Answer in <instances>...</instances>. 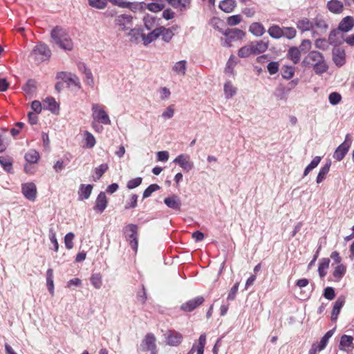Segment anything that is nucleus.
Wrapping results in <instances>:
<instances>
[{
    "instance_id": "nucleus-44",
    "label": "nucleus",
    "mask_w": 354,
    "mask_h": 354,
    "mask_svg": "<svg viewBox=\"0 0 354 354\" xmlns=\"http://www.w3.org/2000/svg\"><path fill=\"white\" fill-rule=\"evenodd\" d=\"M295 74V68L290 66H284L281 68V75L284 79L289 80Z\"/></svg>"
},
{
    "instance_id": "nucleus-46",
    "label": "nucleus",
    "mask_w": 354,
    "mask_h": 354,
    "mask_svg": "<svg viewBox=\"0 0 354 354\" xmlns=\"http://www.w3.org/2000/svg\"><path fill=\"white\" fill-rule=\"evenodd\" d=\"M91 283L96 288L100 289L102 285V276L99 273L93 274L91 277Z\"/></svg>"
},
{
    "instance_id": "nucleus-19",
    "label": "nucleus",
    "mask_w": 354,
    "mask_h": 354,
    "mask_svg": "<svg viewBox=\"0 0 354 354\" xmlns=\"http://www.w3.org/2000/svg\"><path fill=\"white\" fill-rule=\"evenodd\" d=\"M353 348V337L351 335H344L341 337L339 348V350L348 353Z\"/></svg>"
},
{
    "instance_id": "nucleus-28",
    "label": "nucleus",
    "mask_w": 354,
    "mask_h": 354,
    "mask_svg": "<svg viewBox=\"0 0 354 354\" xmlns=\"http://www.w3.org/2000/svg\"><path fill=\"white\" fill-rule=\"evenodd\" d=\"M92 189H93V185H84V184L80 185V189L78 191L79 199L80 200L88 199L91 194Z\"/></svg>"
},
{
    "instance_id": "nucleus-56",
    "label": "nucleus",
    "mask_w": 354,
    "mask_h": 354,
    "mask_svg": "<svg viewBox=\"0 0 354 354\" xmlns=\"http://www.w3.org/2000/svg\"><path fill=\"white\" fill-rule=\"evenodd\" d=\"M283 30V37L288 39H293L296 36V30L292 27L285 28Z\"/></svg>"
},
{
    "instance_id": "nucleus-2",
    "label": "nucleus",
    "mask_w": 354,
    "mask_h": 354,
    "mask_svg": "<svg viewBox=\"0 0 354 354\" xmlns=\"http://www.w3.org/2000/svg\"><path fill=\"white\" fill-rule=\"evenodd\" d=\"M50 37L53 43L58 47L66 50H72L73 46L72 40L62 28L57 26L53 28L51 30Z\"/></svg>"
},
{
    "instance_id": "nucleus-60",
    "label": "nucleus",
    "mask_w": 354,
    "mask_h": 354,
    "mask_svg": "<svg viewBox=\"0 0 354 354\" xmlns=\"http://www.w3.org/2000/svg\"><path fill=\"white\" fill-rule=\"evenodd\" d=\"M325 348L326 346L322 345L320 342L315 343L312 345L308 354H317L318 352L323 351Z\"/></svg>"
},
{
    "instance_id": "nucleus-14",
    "label": "nucleus",
    "mask_w": 354,
    "mask_h": 354,
    "mask_svg": "<svg viewBox=\"0 0 354 354\" xmlns=\"http://www.w3.org/2000/svg\"><path fill=\"white\" fill-rule=\"evenodd\" d=\"M205 301V299L202 296H198L194 299H192L185 303H183L180 308L184 312H192L197 307L201 306Z\"/></svg>"
},
{
    "instance_id": "nucleus-13",
    "label": "nucleus",
    "mask_w": 354,
    "mask_h": 354,
    "mask_svg": "<svg viewBox=\"0 0 354 354\" xmlns=\"http://www.w3.org/2000/svg\"><path fill=\"white\" fill-rule=\"evenodd\" d=\"M167 344L171 346H177L183 341V337L181 333L174 330H169L165 334Z\"/></svg>"
},
{
    "instance_id": "nucleus-5",
    "label": "nucleus",
    "mask_w": 354,
    "mask_h": 354,
    "mask_svg": "<svg viewBox=\"0 0 354 354\" xmlns=\"http://www.w3.org/2000/svg\"><path fill=\"white\" fill-rule=\"evenodd\" d=\"M125 239L129 242L131 248L137 252L138 242V226L135 224H129L126 225L123 229Z\"/></svg>"
},
{
    "instance_id": "nucleus-17",
    "label": "nucleus",
    "mask_w": 354,
    "mask_h": 354,
    "mask_svg": "<svg viewBox=\"0 0 354 354\" xmlns=\"http://www.w3.org/2000/svg\"><path fill=\"white\" fill-rule=\"evenodd\" d=\"M206 344V335L201 334L198 338V344L194 343L187 354H203Z\"/></svg>"
},
{
    "instance_id": "nucleus-30",
    "label": "nucleus",
    "mask_w": 354,
    "mask_h": 354,
    "mask_svg": "<svg viewBox=\"0 0 354 354\" xmlns=\"http://www.w3.org/2000/svg\"><path fill=\"white\" fill-rule=\"evenodd\" d=\"M109 166L106 163L101 164L99 167H95L93 170L92 179L96 182L102 176V175L108 170Z\"/></svg>"
},
{
    "instance_id": "nucleus-15",
    "label": "nucleus",
    "mask_w": 354,
    "mask_h": 354,
    "mask_svg": "<svg viewBox=\"0 0 354 354\" xmlns=\"http://www.w3.org/2000/svg\"><path fill=\"white\" fill-rule=\"evenodd\" d=\"M21 190L25 198L30 201H35L37 195V188L33 183L22 185Z\"/></svg>"
},
{
    "instance_id": "nucleus-40",
    "label": "nucleus",
    "mask_w": 354,
    "mask_h": 354,
    "mask_svg": "<svg viewBox=\"0 0 354 354\" xmlns=\"http://www.w3.org/2000/svg\"><path fill=\"white\" fill-rule=\"evenodd\" d=\"M236 88L234 86L230 81H227L224 85V92L226 98H230L236 93Z\"/></svg>"
},
{
    "instance_id": "nucleus-20",
    "label": "nucleus",
    "mask_w": 354,
    "mask_h": 354,
    "mask_svg": "<svg viewBox=\"0 0 354 354\" xmlns=\"http://www.w3.org/2000/svg\"><path fill=\"white\" fill-rule=\"evenodd\" d=\"M164 29V26H160L154 28L147 35L143 33L142 41L145 46H147L152 41H155L161 35V30Z\"/></svg>"
},
{
    "instance_id": "nucleus-50",
    "label": "nucleus",
    "mask_w": 354,
    "mask_h": 354,
    "mask_svg": "<svg viewBox=\"0 0 354 354\" xmlns=\"http://www.w3.org/2000/svg\"><path fill=\"white\" fill-rule=\"evenodd\" d=\"M160 186L157 184H151L143 192L142 197L143 198H147L149 197L151 194L158 189H160Z\"/></svg>"
},
{
    "instance_id": "nucleus-9",
    "label": "nucleus",
    "mask_w": 354,
    "mask_h": 354,
    "mask_svg": "<svg viewBox=\"0 0 354 354\" xmlns=\"http://www.w3.org/2000/svg\"><path fill=\"white\" fill-rule=\"evenodd\" d=\"M352 143V139L348 134L346 136L344 141L335 149L333 158L337 161H341L345 157Z\"/></svg>"
},
{
    "instance_id": "nucleus-55",
    "label": "nucleus",
    "mask_w": 354,
    "mask_h": 354,
    "mask_svg": "<svg viewBox=\"0 0 354 354\" xmlns=\"http://www.w3.org/2000/svg\"><path fill=\"white\" fill-rule=\"evenodd\" d=\"M142 182V178L141 177H137L136 178L131 179L127 182V187L129 189H134L139 185H141Z\"/></svg>"
},
{
    "instance_id": "nucleus-23",
    "label": "nucleus",
    "mask_w": 354,
    "mask_h": 354,
    "mask_svg": "<svg viewBox=\"0 0 354 354\" xmlns=\"http://www.w3.org/2000/svg\"><path fill=\"white\" fill-rule=\"evenodd\" d=\"M297 28L302 32L310 31L313 34V19L310 20L308 18L303 17L299 19L296 24Z\"/></svg>"
},
{
    "instance_id": "nucleus-54",
    "label": "nucleus",
    "mask_w": 354,
    "mask_h": 354,
    "mask_svg": "<svg viewBox=\"0 0 354 354\" xmlns=\"http://www.w3.org/2000/svg\"><path fill=\"white\" fill-rule=\"evenodd\" d=\"M74 234L73 232H68L65 235L64 243L65 246L68 250H71L73 248V240L74 239Z\"/></svg>"
},
{
    "instance_id": "nucleus-62",
    "label": "nucleus",
    "mask_w": 354,
    "mask_h": 354,
    "mask_svg": "<svg viewBox=\"0 0 354 354\" xmlns=\"http://www.w3.org/2000/svg\"><path fill=\"white\" fill-rule=\"evenodd\" d=\"M315 46L317 48L320 50H326L328 47V42L324 39H317L315 40Z\"/></svg>"
},
{
    "instance_id": "nucleus-53",
    "label": "nucleus",
    "mask_w": 354,
    "mask_h": 354,
    "mask_svg": "<svg viewBox=\"0 0 354 354\" xmlns=\"http://www.w3.org/2000/svg\"><path fill=\"white\" fill-rule=\"evenodd\" d=\"M341 100V95L337 92H333L328 96L329 102L332 105H337L340 102Z\"/></svg>"
},
{
    "instance_id": "nucleus-3",
    "label": "nucleus",
    "mask_w": 354,
    "mask_h": 354,
    "mask_svg": "<svg viewBox=\"0 0 354 354\" xmlns=\"http://www.w3.org/2000/svg\"><path fill=\"white\" fill-rule=\"evenodd\" d=\"M266 52V41L256 40L242 46L238 51V56L241 58H247L250 55H259Z\"/></svg>"
},
{
    "instance_id": "nucleus-8",
    "label": "nucleus",
    "mask_w": 354,
    "mask_h": 354,
    "mask_svg": "<svg viewBox=\"0 0 354 354\" xmlns=\"http://www.w3.org/2000/svg\"><path fill=\"white\" fill-rule=\"evenodd\" d=\"M156 342V338L155 335L151 333H149L142 340L139 350L144 352L150 351V354H158Z\"/></svg>"
},
{
    "instance_id": "nucleus-4",
    "label": "nucleus",
    "mask_w": 354,
    "mask_h": 354,
    "mask_svg": "<svg viewBox=\"0 0 354 354\" xmlns=\"http://www.w3.org/2000/svg\"><path fill=\"white\" fill-rule=\"evenodd\" d=\"M353 26L354 19L353 17L347 16L344 17L339 22L337 29L330 31L328 36V41L330 44H337V41L335 39L336 35H338L339 32H347L350 31L353 28Z\"/></svg>"
},
{
    "instance_id": "nucleus-32",
    "label": "nucleus",
    "mask_w": 354,
    "mask_h": 354,
    "mask_svg": "<svg viewBox=\"0 0 354 354\" xmlns=\"http://www.w3.org/2000/svg\"><path fill=\"white\" fill-rule=\"evenodd\" d=\"M57 77L62 78L65 82H68L69 84H73L78 86H80L79 79L75 75H67L66 73H61L57 75Z\"/></svg>"
},
{
    "instance_id": "nucleus-21",
    "label": "nucleus",
    "mask_w": 354,
    "mask_h": 354,
    "mask_svg": "<svg viewBox=\"0 0 354 354\" xmlns=\"http://www.w3.org/2000/svg\"><path fill=\"white\" fill-rule=\"evenodd\" d=\"M333 59L337 66H342L345 64V50L340 48H335L333 51Z\"/></svg>"
},
{
    "instance_id": "nucleus-51",
    "label": "nucleus",
    "mask_w": 354,
    "mask_h": 354,
    "mask_svg": "<svg viewBox=\"0 0 354 354\" xmlns=\"http://www.w3.org/2000/svg\"><path fill=\"white\" fill-rule=\"evenodd\" d=\"M138 198V196L137 194H131L130 196L129 201H127V203L125 204V207H124L125 209H133V208L136 207Z\"/></svg>"
},
{
    "instance_id": "nucleus-59",
    "label": "nucleus",
    "mask_w": 354,
    "mask_h": 354,
    "mask_svg": "<svg viewBox=\"0 0 354 354\" xmlns=\"http://www.w3.org/2000/svg\"><path fill=\"white\" fill-rule=\"evenodd\" d=\"M325 348L326 346L322 345L320 342L315 343L312 345L308 354H317L318 352L323 351Z\"/></svg>"
},
{
    "instance_id": "nucleus-22",
    "label": "nucleus",
    "mask_w": 354,
    "mask_h": 354,
    "mask_svg": "<svg viewBox=\"0 0 354 354\" xmlns=\"http://www.w3.org/2000/svg\"><path fill=\"white\" fill-rule=\"evenodd\" d=\"M107 198L104 192H101L95 201V205L93 209L100 212L102 213L107 206Z\"/></svg>"
},
{
    "instance_id": "nucleus-39",
    "label": "nucleus",
    "mask_w": 354,
    "mask_h": 354,
    "mask_svg": "<svg viewBox=\"0 0 354 354\" xmlns=\"http://www.w3.org/2000/svg\"><path fill=\"white\" fill-rule=\"evenodd\" d=\"M187 69V62L181 60L176 62L173 66V71L178 75H184Z\"/></svg>"
},
{
    "instance_id": "nucleus-24",
    "label": "nucleus",
    "mask_w": 354,
    "mask_h": 354,
    "mask_svg": "<svg viewBox=\"0 0 354 354\" xmlns=\"http://www.w3.org/2000/svg\"><path fill=\"white\" fill-rule=\"evenodd\" d=\"M327 8L334 14H340L344 10V4L339 0H330L327 3Z\"/></svg>"
},
{
    "instance_id": "nucleus-57",
    "label": "nucleus",
    "mask_w": 354,
    "mask_h": 354,
    "mask_svg": "<svg viewBox=\"0 0 354 354\" xmlns=\"http://www.w3.org/2000/svg\"><path fill=\"white\" fill-rule=\"evenodd\" d=\"M124 8H129L133 12H136L142 8V3L138 2H126Z\"/></svg>"
},
{
    "instance_id": "nucleus-45",
    "label": "nucleus",
    "mask_w": 354,
    "mask_h": 354,
    "mask_svg": "<svg viewBox=\"0 0 354 354\" xmlns=\"http://www.w3.org/2000/svg\"><path fill=\"white\" fill-rule=\"evenodd\" d=\"M143 21L145 27L148 30L153 29L156 25V18L149 15L144 17Z\"/></svg>"
},
{
    "instance_id": "nucleus-26",
    "label": "nucleus",
    "mask_w": 354,
    "mask_h": 354,
    "mask_svg": "<svg viewBox=\"0 0 354 354\" xmlns=\"http://www.w3.org/2000/svg\"><path fill=\"white\" fill-rule=\"evenodd\" d=\"M167 2L173 8L185 11L189 8L190 0H167Z\"/></svg>"
},
{
    "instance_id": "nucleus-33",
    "label": "nucleus",
    "mask_w": 354,
    "mask_h": 354,
    "mask_svg": "<svg viewBox=\"0 0 354 354\" xmlns=\"http://www.w3.org/2000/svg\"><path fill=\"white\" fill-rule=\"evenodd\" d=\"M330 165V161H328L320 169L316 179L317 183H321L326 178V175L329 172Z\"/></svg>"
},
{
    "instance_id": "nucleus-36",
    "label": "nucleus",
    "mask_w": 354,
    "mask_h": 354,
    "mask_svg": "<svg viewBox=\"0 0 354 354\" xmlns=\"http://www.w3.org/2000/svg\"><path fill=\"white\" fill-rule=\"evenodd\" d=\"M44 107L46 109L50 111L53 113H55L58 109V105L53 97H46V99L44 102Z\"/></svg>"
},
{
    "instance_id": "nucleus-34",
    "label": "nucleus",
    "mask_w": 354,
    "mask_h": 354,
    "mask_svg": "<svg viewBox=\"0 0 354 354\" xmlns=\"http://www.w3.org/2000/svg\"><path fill=\"white\" fill-rule=\"evenodd\" d=\"M0 165L5 171L10 173L12 169V160L8 156H0Z\"/></svg>"
},
{
    "instance_id": "nucleus-37",
    "label": "nucleus",
    "mask_w": 354,
    "mask_h": 354,
    "mask_svg": "<svg viewBox=\"0 0 354 354\" xmlns=\"http://www.w3.org/2000/svg\"><path fill=\"white\" fill-rule=\"evenodd\" d=\"M288 55L289 58L293 62L294 64H297L300 61L301 51L298 48H290L288 50Z\"/></svg>"
},
{
    "instance_id": "nucleus-16",
    "label": "nucleus",
    "mask_w": 354,
    "mask_h": 354,
    "mask_svg": "<svg viewBox=\"0 0 354 354\" xmlns=\"http://www.w3.org/2000/svg\"><path fill=\"white\" fill-rule=\"evenodd\" d=\"M222 33L227 37L229 40L237 41L243 39L245 33L242 30L239 28H227L224 31H222Z\"/></svg>"
},
{
    "instance_id": "nucleus-52",
    "label": "nucleus",
    "mask_w": 354,
    "mask_h": 354,
    "mask_svg": "<svg viewBox=\"0 0 354 354\" xmlns=\"http://www.w3.org/2000/svg\"><path fill=\"white\" fill-rule=\"evenodd\" d=\"M36 89V82L34 80H28L26 85L24 86V91L27 93L31 94Z\"/></svg>"
},
{
    "instance_id": "nucleus-63",
    "label": "nucleus",
    "mask_w": 354,
    "mask_h": 354,
    "mask_svg": "<svg viewBox=\"0 0 354 354\" xmlns=\"http://www.w3.org/2000/svg\"><path fill=\"white\" fill-rule=\"evenodd\" d=\"M267 70L270 75L275 74L279 71V63L277 62H271L267 65Z\"/></svg>"
},
{
    "instance_id": "nucleus-6",
    "label": "nucleus",
    "mask_w": 354,
    "mask_h": 354,
    "mask_svg": "<svg viewBox=\"0 0 354 354\" xmlns=\"http://www.w3.org/2000/svg\"><path fill=\"white\" fill-rule=\"evenodd\" d=\"M91 110L94 121L106 125L111 124L109 115L102 106L98 104H93Z\"/></svg>"
},
{
    "instance_id": "nucleus-43",
    "label": "nucleus",
    "mask_w": 354,
    "mask_h": 354,
    "mask_svg": "<svg viewBox=\"0 0 354 354\" xmlns=\"http://www.w3.org/2000/svg\"><path fill=\"white\" fill-rule=\"evenodd\" d=\"M346 273V267L339 264L335 267L333 275L337 281H339Z\"/></svg>"
},
{
    "instance_id": "nucleus-31",
    "label": "nucleus",
    "mask_w": 354,
    "mask_h": 354,
    "mask_svg": "<svg viewBox=\"0 0 354 354\" xmlns=\"http://www.w3.org/2000/svg\"><path fill=\"white\" fill-rule=\"evenodd\" d=\"M236 1L234 0H223L219 3V8L225 12H232L236 7Z\"/></svg>"
},
{
    "instance_id": "nucleus-7",
    "label": "nucleus",
    "mask_w": 354,
    "mask_h": 354,
    "mask_svg": "<svg viewBox=\"0 0 354 354\" xmlns=\"http://www.w3.org/2000/svg\"><path fill=\"white\" fill-rule=\"evenodd\" d=\"M51 55L49 48L44 43H39L35 46L30 53V56L37 62H43L48 59Z\"/></svg>"
},
{
    "instance_id": "nucleus-49",
    "label": "nucleus",
    "mask_w": 354,
    "mask_h": 354,
    "mask_svg": "<svg viewBox=\"0 0 354 354\" xmlns=\"http://www.w3.org/2000/svg\"><path fill=\"white\" fill-rule=\"evenodd\" d=\"M160 35H162V39L164 41L169 42L174 36V33L170 28L164 27V29L161 30Z\"/></svg>"
},
{
    "instance_id": "nucleus-58",
    "label": "nucleus",
    "mask_w": 354,
    "mask_h": 354,
    "mask_svg": "<svg viewBox=\"0 0 354 354\" xmlns=\"http://www.w3.org/2000/svg\"><path fill=\"white\" fill-rule=\"evenodd\" d=\"M312 43L309 39H304L298 48L301 52L307 53L311 48Z\"/></svg>"
},
{
    "instance_id": "nucleus-29",
    "label": "nucleus",
    "mask_w": 354,
    "mask_h": 354,
    "mask_svg": "<svg viewBox=\"0 0 354 354\" xmlns=\"http://www.w3.org/2000/svg\"><path fill=\"white\" fill-rule=\"evenodd\" d=\"M249 32L255 37H261L265 32V28L262 24L254 22L250 26Z\"/></svg>"
},
{
    "instance_id": "nucleus-35",
    "label": "nucleus",
    "mask_w": 354,
    "mask_h": 354,
    "mask_svg": "<svg viewBox=\"0 0 354 354\" xmlns=\"http://www.w3.org/2000/svg\"><path fill=\"white\" fill-rule=\"evenodd\" d=\"M24 158L28 163L34 164L38 161L39 153L35 149H30L25 154Z\"/></svg>"
},
{
    "instance_id": "nucleus-12",
    "label": "nucleus",
    "mask_w": 354,
    "mask_h": 354,
    "mask_svg": "<svg viewBox=\"0 0 354 354\" xmlns=\"http://www.w3.org/2000/svg\"><path fill=\"white\" fill-rule=\"evenodd\" d=\"M178 164L185 171H189L194 168V163L190 160V156L186 153L178 155L173 161Z\"/></svg>"
},
{
    "instance_id": "nucleus-47",
    "label": "nucleus",
    "mask_w": 354,
    "mask_h": 354,
    "mask_svg": "<svg viewBox=\"0 0 354 354\" xmlns=\"http://www.w3.org/2000/svg\"><path fill=\"white\" fill-rule=\"evenodd\" d=\"M48 236L51 243L53 245V249L54 251L57 252L59 249V244L56 238V232L53 227L49 229Z\"/></svg>"
},
{
    "instance_id": "nucleus-38",
    "label": "nucleus",
    "mask_w": 354,
    "mask_h": 354,
    "mask_svg": "<svg viewBox=\"0 0 354 354\" xmlns=\"http://www.w3.org/2000/svg\"><path fill=\"white\" fill-rule=\"evenodd\" d=\"M330 263V259L327 258L322 259L320 261L319 267H318V272L320 277L323 278L326 274V270L329 267Z\"/></svg>"
},
{
    "instance_id": "nucleus-11",
    "label": "nucleus",
    "mask_w": 354,
    "mask_h": 354,
    "mask_svg": "<svg viewBox=\"0 0 354 354\" xmlns=\"http://www.w3.org/2000/svg\"><path fill=\"white\" fill-rule=\"evenodd\" d=\"M114 23L120 30L126 31L133 26V17L126 14L120 15L115 17Z\"/></svg>"
},
{
    "instance_id": "nucleus-27",
    "label": "nucleus",
    "mask_w": 354,
    "mask_h": 354,
    "mask_svg": "<svg viewBox=\"0 0 354 354\" xmlns=\"http://www.w3.org/2000/svg\"><path fill=\"white\" fill-rule=\"evenodd\" d=\"M129 32L127 35L129 37V39L131 42L138 43L140 38L142 39L143 32L141 28H133L132 27L129 29Z\"/></svg>"
},
{
    "instance_id": "nucleus-64",
    "label": "nucleus",
    "mask_w": 354,
    "mask_h": 354,
    "mask_svg": "<svg viewBox=\"0 0 354 354\" xmlns=\"http://www.w3.org/2000/svg\"><path fill=\"white\" fill-rule=\"evenodd\" d=\"M146 8L149 11L153 12H158L164 9L163 6H160L158 4H156V3L153 1L147 4Z\"/></svg>"
},
{
    "instance_id": "nucleus-41",
    "label": "nucleus",
    "mask_w": 354,
    "mask_h": 354,
    "mask_svg": "<svg viewBox=\"0 0 354 354\" xmlns=\"http://www.w3.org/2000/svg\"><path fill=\"white\" fill-rule=\"evenodd\" d=\"M269 35L275 39L283 37V30L278 26H272L268 30Z\"/></svg>"
},
{
    "instance_id": "nucleus-61",
    "label": "nucleus",
    "mask_w": 354,
    "mask_h": 354,
    "mask_svg": "<svg viewBox=\"0 0 354 354\" xmlns=\"http://www.w3.org/2000/svg\"><path fill=\"white\" fill-rule=\"evenodd\" d=\"M241 21V16L240 15H236L230 16L227 19V23L229 26H236L239 24Z\"/></svg>"
},
{
    "instance_id": "nucleus-42",
    "label": "nucleus",
    "mask_w": 354,
    "mask_h": 354,
    "mask_svg": "<svg viewBox=\"0 0 354 354\" xmlns=\"http://www.w3.org/2000/svg\"><path fill=\"white\" fill-rule=\"evenodd\" d=\"M85 147L88 149L93 148L95 143V138L93 134L87 131L84 132Z\"/></svg>"
},
{
    "instance_id": "nucleus-48",
    "label": "nucleus",
    "mask_w": 354,
    "mask_h": 354,
    "mask_svg": "<svg viewBox=\"0 0 354 354\" xmlns=\"http://www.w3.org/2000/svg\"><path fill=\"white\" fill-rule=\"evenodd\" d=\"M88 4L97 9H104L107 4L106 0H88Z\"/></svg>"
},
{
    "instance_id": "nucleus-10",
    "label": "nucleus",
    "mask_w": 354,
    "mask_h": 354,
    "mask_svg": "<svg viewBox=\"0 0 354 354\" xmlns=\"http://www.w3.org/2000/svg\"><path fill=\"white\" fill-rule=\"evenodd\" d=\"M313 37L322 35L328 28V25L326 20L323 19V17L319 16L313 19Z\"/></svg>"
},
{
    "instance_id": "nucleus-18",
    "label": "nucleus",
    "mask_w": 354,
    "mask_h": 354,
    "mask_svg": "<svg viewBox=\"0 0 354 354\" xmlns=\"http://www.w3.org/2000/svg\"><path fill=\"white\" fill-rule=\"evenodd\" d=\"M164 203L170 209L175 211L180 210L182 203L178 196L173 194L164 199Z\"/></svg>"
},
{
    "instance_id": "nucleus-25",
    "label": "nucleus",
    "mask_w": 354,
    "mask_h": 354,
    "mask_svg": "<svg viewBox=\"0 0 354 354\" xmlns=\"http://www.w3.org/2000/svg\"><path fill=\"white\" fill-rule=\"evenodd\" d=\"M345 302V298L344 297H339L335 301L333 305L332 313H331V320L336 321L338 317V315L340 313V310L344 306Z\"/></svg>"
},
{
    "instance_id": "nucleus-1",
    "label": "nucleus",
    "mask_w": 354,
    "mask_h": 354,
    "mask_svg": "<svg viewBox=\"0 0 354 354\" xmlns=\"http://www.w3.org/2000/svg\"><path fill=\"white\" fill-rule=\"evenodd\" d=\"M303 63L313 67L315 73L317 75H322L328 69L324 55L317 50L310 51L304 59Z\"/></svg>"
}]
</instances>
